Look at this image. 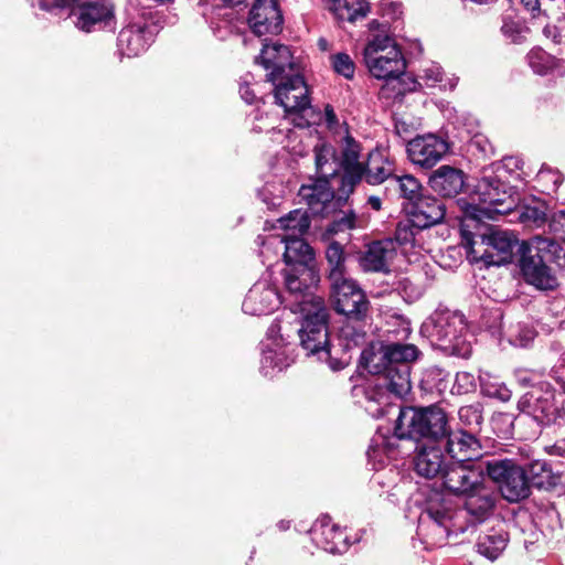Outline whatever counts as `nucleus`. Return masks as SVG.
<instances>
[{
	"instance_id": "obj_48",
	"label": "nucleus",
	"mask_w": 565,
	"mask_h": 565,
	"mask_svg": "<svg viewBox=\"0 0 565 565\" xmlns=\"http://www.w3.org/2000/svg\"><path fill=\"white\" fill-rule=\"evenodd\" d=\"M419 78L424 82L426 86H436L443 79V72L440 66L434 63L427 65L425 68L422 70Z\"/></svg>"
},
{
	"instance_id": "obj_16",
	"label": "nucleus",
	"mask_w": 565,
	"mask_h": 565,
	"mask_svg": "<svg viewBox=\"0 0 565 565\" xmlns=\"http://www.w3.org/2000/svg\"><path fill=\"white\" fill-rule=\"evenodd\" d=\"M254 34H278L282 29V15L276 0H255L248 15Z\"/></svg>"
},
{
	"instance_id": "obj_2",
	"label": "nucleus",
	"mask_w": 565,
	"mask_h": 565,
	"mask_svg": "<svg viewBox=\"0 0 565 565\" xmlns=\"http://www.w3.org/2000/svg\"><path fill=\"white\" fill-rule=\"evenodd\" d=\"M515 200L511 188L497 177L484 174L476 184L470 202H465L460 231L467 247L488 266L510 263L518 239L511 233L489 230L482 232L484 220H494L513 210Z\"/></svg>"
},
{
	"instance_id": "obj_42",
	"label": "nucleus",
	"mask_w": 565,
	"mask_h": 565,
	"mask_svg": "<svg viewBox=\"0 0 565 565\" xmlns=\"http://www.w3.org/2000/svg\"><path fill=\"white\" fill-rule=\"evenodd\" d=\"M391 182L398 188L401 194L408 200V203H412L420 195V183L413 175L392 177Z\"/></svg>"
},
{
	"instance_id": "obj_32",
	"label": "nucleus",
	"mask_w": 565,
	"mask_h": 565,
	"mask_svg": "<svg viewBox=\"0 0 565 565\" xmlns=\"http://www.w3.org/2000/svg\"><path fill=\"white\" fill-rule=\"evenodd\" d=\"M331 10L342 21L355 22L370 11L366 0H331Z\"/></svg>"
},
{
	"instance_id": "obj_45",
	"label": "nucleus",
	"mask_w": 565,
	"mask_h": 565,
	"mask_svg": "<svg viewBox=\"0 0 565 565\" xmlns=\"http://www.w3.org/2000/svg\"><path fill=\"white\" fill-rule=\"evenodd\" d=\"M331 65L333 71L350 79L354 75L355 65L347 53H337L331 56Z\"/></svg>"
},
{
	"instance_id": "obj_17",
	"label": "nucleus",
	"mask_w": 565,
	"mask_h": 565,
	"mask_svg": "<svg viewBox=\"0 0 565 565\" xmlns=\"http://www.w3.org/2000/svg\"><path fill=\"white\" fill-rule=\"evenodd\" d=\"M281 302L276 286L266 277H263L249 289L243 302V310L252 316L268 315L277 309Z\"/></svg>"
},
{
	"instance_id": "obj_43",
	"label": "nucleus",
	"mask_w": 565,
	"mask_h": 565,
	"mask_svg": "<svg viewBox=\"0 0 565 565\" xmlns=\"http://www.w3.org/2000/svg\"><path fill=\"white\" fill-rule=\"evenodd\" d=\"M536 331L529 323H518L510 329L509 341L514 347L525 348L533 342Z\"/></svg>"
},
{
	"instance_id": "obj_11",
	"label": "nucleus",
	"mask_w": 565,
	"mask_h": 565,
	"mask_svg": "<svg viewBox=\"0 0 565 565\" xmlns=\"http://www.w3.org/2000/svg\"><path fill=\"white\" fill-rule=\"evenodd\" d=\"M418 350L413 344L391 343L386 345H371L361 353V364L371 374H381L385 367L416 360Z\"/></svg>"
},
{
	"instance_id": "obj_25",
	"label": "nucleus",
	"mask_w": 565,
	"mask_h": 565,
	"mask_svg": "<svg viewBox=\"0 0 565 565\" xmlns=\"http://www.w3.org/2000/svg\"><path fill=\"white\" fill-rule=\"evenodd\" d=\"M151 41L152 34L148 29L132 24L120 31L117 41L118 52L127 57L138 56L147 50Z\"/></svg>"
},
{
	"instance_id": "obj_20",
	"label": "nucleus",
	"mask_w": 565,
	"mask_h": 565,
	"mask_svg": "<svg viewBox=\"0 0 565 565\" xmlns=\"http://www.w3.org/2000/svg\"><path fill=\"white\" fill-rule=\"evenodd\" d=\"M340 170L343 169L341 175L342 192L349 195L354 185L363 178L364 166L360 162V146L350 136H347L343 140L341 151Z\"/></svg>"
},
{
	"instance_id": "obj_39",
	"label": "nucleus",
	"mask_w": 565,
	"mask_h": 565,
	"mask_svg": "<svg viewBox=\"0 0 565 565\" xmlns=\"http://www.w3.org/2000/svg\"><path fill=\"white\" fill-rule=\"evenodd\" d=\"M479 380L483 395L501 402L510 401L512 392L498 376L490 373H481Z\"/></svg>"
},
{
	"instance_id": "obj_6",
	"label": "nucleus",
	"mask_w": 565,
	"mask_h": 565,
	"mask_svg": "<svg viewBox=\"0 0 565 565\" xmlns=\"http://www.w3.org/2000/svg\"><path fill=\"white\" fill-rule=\"evenodd\" d=\"M447 434V416L436 406L401 408L394 427L397 439L443 438Z\"/></svg>"
},
{
	"instance_id": "obj_34",
	"label": "nucleus",
	"mask_w": 565,
	"mask_h": 565,
	"mask_svg": "<svg viewBox=\"0 0 565 565\" xmlns=\"http://www.w3.org/2000/svg\"><path fill=\"white\" fill-rule=\"evenodd\" d=\"M508 535L502 531H493L480 536L477 544L478 552L490 561L497 559L505 550Z\"/></svg>"
},
{
	"instance_id": "obj_10",
	"label": "nucleus",
	"mask_w": 565,
	"mask_h": 565,
	"mask_svg": "<svg viewBox=\"0 0 565 565\" xmlns=\"http://www.w3.org/2000/svg\"><path fill=\"white\" fill-rule=\"evenodd\" d=\"M487 475L498 484L502 497L519 502L530 494V481L525 471L510 460L487 461Z\"/></svg>"
},
{
	"instance_id": "obj_26",
	"label": "nucleus",
	"mask_w": 565,
	"mask_h": 565,
	"mask_svg": "<svg viewBox=\"0 0 565 565\" xmlns=\"http://www.w3.org/2000/svg\"><path fill=\"white\" fill-rule=\"evenodd\" d=\"M428 183L438 194L455 196L465 185L463 173L450 166H441L431 173Z\"/></svg>"
},
{
	"instance_id": "obj_27",
	"label": "nucleus",
	"mask_w": 565,
	"mask_h": 565,
	"mask_svg": "<svg viewBox=\"0 0 565 565\" xmlns=\"http://www.w3.org/2000/svg\"><path fill=\"white\" fill-rule=\"evenodd\" d=\"M448 465L441 449L436 446L420 447L414 459L416 472L425 478H435L439 475L443 477Z\"/></svg>"
},
{
	"instance_id": "obj_61",
	"label": "nucleus",
	"mask_w": 565,
	"mask_h": 565,
	"mask_svg": "<svg viewBox=\"0 0 565 565\" xmlns=\"http://www.w3.org/2000/svg\"><path fill=\"white\" fill-rule=\"evenodd\" d=\"M525 216L529 218H533L534 222L536 223L544 221V213L540 212L536 209H527Z\"/></svg>"
},
{
	"instance_id": "obj_22",
	"label": "nucleus",
	"mask_w": 565,
	"mask_h": 565,
	"mask_svg": "<svg viewBox=\"0 0 565 565\" xmlns=\"http://www.w3.org/2000/svg\"><path fill=\"white\" fill-rule=\"evenodd\" d=\"M313 543L321 550L335 554L347 551V535L327 515L319 518L311 527Z\"/></svg>"
},
{
	"instance_id": "obj_51",
	"label": "nucleus",
	"mask_w": 565,
	"mask_h": 565,
	"mask_svg": "<svg viewBox=\"0 0 565 565\" xmlns=\"http://www.w3.org/2000/svg\"><path fill=\"white\" fill-rule=\"evenodd\" d=\"M393 448H394V440L386 439L383 436H377V437L373 438V440H372L370 454L372 452L375 456L376 452H381L383 450L384 452H387V455H390L392 452Z\"/></svg>"
},
{
	"instance_id": "obj_24",
	"label": "nucleus",
	"mask_w": 565,
	"mask_h": 565,
	"mask_svg": "<svg viewBox=\"0 0 565 565\" xmlns=\"http://www.w3.org/2000/svg\"><path fill=\"white\" fill-rule=\"evenodd\" d=\"M463 508L477 522H483L494 511L497 494L487 486L486 481L463 497Z\"/></svg>"
},
{
	"instance_id": "obj_33",
	"label": "nucleus",
	"mask_w": 565,
	"mask_h": 565,
	"mask_svg": "<svg viewBox=\"0 0 565 565\" xmlns=\"http://www.w3.org/2000/svg\"><path fill=\"white\" fill-rule=\"evenodd\" d=\"M310 226L306 211L294 210L288 215L277 220L276 228L285 231L282 236H302Z\"/></svg>"
},
{
	"instance_id": "obj_31",
	"label": "nucleus",
	"mask_w": 565,
	"mask_h": 565,
	"mask_svg": "<svg viewBox=\"0 0 565 565\" xmlns=\"http://www.w3.org/2000/svg\"><path fill=\"white\" fill-rule=\"evenodd\" d=\"M326 259L328 262L330 284L350 278L347 273V254L343 246L335 241L329 243L326 248Z\"/></svg>"
},
{
	"instance_id": "obj_59",
	"label": "nucleus",
	"mask_w": 565,
	"mask_h": 565,
	"mask_svg": "<svg viewBox=\"0 0 565 565\" xmlns=\"http://www.w3.org/2000/svg\"><path fill=\"white\" fill-rule=\"evenodd\" d=\"M239 93L242 98L248 104L254 103V100L256 99L255 93L249 88L248 85H242L239 88Z\"/></svg>"
},
{
	"instance_id": "obj_35",
	"label": "nucleus",
	"mask_w": 565,
	"mask_h": 565,
	"mask_svg": "<svg viewBox=\"0 0 565 565\" xmlns=\"http://www.w3.org/2000/svg\"><path fill=\"white\" fill-rule=\"evenodd\" d=\"M427 515L435 521V523L445 529L447 533L463 531V526H457L456 516L457 512L446 507L443 502H429L426 510Z\"/></svg>"
},
{
	"instance_id": "obj_4",
	"label": "nucleus",
	"mask_w": 565,
	"mask_h": 565,
	"mask_svg": "<svg viewBox=\"0 0 565 565\" xmlns=\"http://www.w3.org/2000/svg\"><path fill=\"white\" fill-rule=\"evenodd\" d=\"M276 102L285 113L292 115V122L299 128L319 124L322 115L310 105L309 89L302 76L290 72L271 83Z\"/></svg>"
},
{
	"instance_id": "obj_28",
	"label": "nucleus",
	"mask_w": 565,
	"mask_h": 565,
	"mask_svg": "<svg viewBox=\"0 0 565 565\" xmlns=\"http://www.w3.org/2000/svg\"><path fill=\"white\" fill-rule=\"evenodd\" d=\"M394 254L393 241L374 242L361 258V266L366 271H386Z\"/></svg>"
},
{
	"instance_id": "obj_50",
	"label": "nucleus",
	"mask_w": 565,
	"mask_h": 565,
	"mask_svg": "<svg viewBox=\"0 0 565 565\" xmlns=\"http://www.w3.org/2000/svg\"><path fill=\"white\" fill-rule=\"evenodd\" d=\"M550 230L557 234L559 238L565 239V211L555 213L550 221Z\"/></svg>"
},
{
	"instance_id": "obj_64",
	"label": "nucleus",
	"mask_w": 565,
	"mask_h": 565,
	"mask_svg": "<svg viewBox=\"0 0 565 565\" xmlns=\"http://www.w3.org/2000/svg\"><path fill=\"white\" fill-rule=\"evenodd\" d=\"M318 46L321 51H328L329 50V42L323 39V38H320L318 40Z\"/></svg>"
},
{
	"instance_id": "obj_18",
	"label": "nucleus",
	"mask_w": 565,
	"mask_h": 565,
	"mask_svg": "<svg viewBox=\"0 0 565 565\" xmlns=\"http://www.w3.org/2000/svg\"><path fill=\"white\" fill-rule=\"evenodd\" d=\"M409 221L417 230L430 227L441 222L445 217L446 207L444 203L431 195H419L406 207Z\"/></svg>"
},
{
	"instance_id": "obj_62",
	"label": "nucleus",
	"mask_w": 565,
	"mask_h": 565,
	"mask_svg": "<svg viewBox=\"0 0 565 565\" xmlns=\"http://www.w3.org/2000/svg\"><path fill=\"white\" fill-rule=\"evenodd\" d=\"M553 452L565 458V438L555 443L553 446Z\"/></svg>"
},
{
	"instance_id": "obj_52",
	"label": "nucleus",
	"mask_w": 565,
	"mask_h": 565,
	"mask_svg": "<svg viewBox=\"0 0 565 565\" xmlns=\"http://www.w3.org/2000/svg\"><path fill=\"white\" fill-rule=\"evenodd\" d=\"M516 381L522 386H530L531 388L535 385H539L541 382H537L540 375L535 372L520 370L515 374Z\"/></svg>"
},
{
	"instance_id": "obj_15",
	"label": "nucleus",
	"mask_w": 565,
	"mask_h": 565,
	"mask_svg": "<svg viewBox=\"0 0 565 565\" xmlns=\"http://www.w3.org/2000/svg\"><path fill=\"white\" fill-rule=\"evenodd\" d=\"M406 150L413 164L423 169H431L449 152L450 145L447 139L438 135L426 134L411 139Z\"/></svg>"
},
{
	"instance_id": "obj_36",
	"label": "nucleus",
	"mask_w": 565,
	"mask_h": 565,
	"mask_svg": "<svg viewBox=\"0 0 565 565\" xmlns=\"http://www.w3.org/2000/svg\"><path fill=\"white\" fill-rule=\"evenodd\" d=\"M393 168L391 162L384 159L381 153H371L367 168H364L366 182L370 184H380L392 177Z\"/></svg>"
},
{
	"instance_id": "obj_23",
	"label": "nucleus",
	"mask_w": 565,
	"mask_h": 565,
	"mask_svg": "<svg viewBox=\"0 0 565 565\" xmlns=\"http://www.w3.org/2000/svg\"><path fill=\"white\" fill-rule=\"evenodd\" d=\"M270 245H284V259L287 267L315 266V253L301 236H273Z\"/></svg>"
},
{
	"instance_id": "obj_1",
	"label": "nucleus",
	"mask_w": 565,
	"mask_h": 565,
	"mask_svg": "<svg viewBox=\"0 0 565 565\" xmlns=\"http://www.w3.org/2000/svg\"><path fill=\"white\" fill-rule=\"evenodd\" d=\"M285 285L295 301L290 312L299 323L300 344L308 355H316L328 363L331 370L345 367L351 360V350L364 342V332L347 326L341 329L339 345L329 342L327 308L322 297L310 291L320 280L315 266H291L284 270Z\"/></svg>"
},
{
	"instance_id": "obj_19",
	"label": "nucleus",
	"mask_w": 565,
	"mask_h": 565,
	"mask_svg": "<svg viewBox=\"0 0 565 565\" xmlns=\"http://www.w3.org/2000/svg\"><path fill=\"white\" fill-rule=\"evenodd\" d=\"M258 60L268 72L266 78L270 83H276L279 77L294 72L292 54L284 44L276 42L264 44Z\"/></svg>"
},
{
	"instance_id": "obj_55",
	"label": "nucleus",
	"mask_w": 565,
	"mask_h": 565,
	"mask_svg": "<svg viewBox=\"0 0 565 565\" xmlns=\"http://www.w3.org/2000/svg\"><path fill=\"white\" fill-rule=\"evenodd\" d=\"M72 0H36L35 4L42 10H53L70 4Z\"/></svg>"
},
{
	"instance_id": "obj_40",
	"label": "nucleus",
	"mask_w": 565,
	"mask_h": 565,
	"mask_svg": "<svg viewBox=\"0 0 565 565\" xmlns=\"http://www.w3.org/2000/svg\"><path fill=\"white\" fill-rule=\"evenodd\" d=\"M529 481L539 489L554 488L559 478L552 472V469L545 462H534L529 469Z\"/></svg>"
},
{
	"instance_id": "obj_30",
	"label": "nucleus",
	"mask_w": 565,
	"mask_h": 565,
	"mask_svg": "<svg viewBox=\"0 0 565 565\" xmlns=\"http://www.w3.org/2000/svg\"><path fill=\"white\" fill-rule=\"evenodd\" d=\"M315 162L318 178L341 182V175H339L340 163L331 145L322 142L315 147Z\"/></svg>"
},
{
	"instance_id": "obj_54",
	"label": "nucleus",
	"mask_w": 565,
	"mask_h": 565,
	"mask_svg": "<svg viewBox=\"0 0 565 565\" xmlns=\"http://www.w3.org/2000/svg\"><path fill=\"white\" fill-rule=\"evenodd\" d=\"M552 376L565 393V353L562 355L559 364L553 367Z\"/></svg>"
},
{
	"instance_id": "obj_53",
	"label": "nucleus",
	"mask_w": 565,
	"mask_h": 565,
	"mask_svg": "<svg viewBox=\"0 0 565 565\" xmlns=\"http://www.w3.org/2000/svg\"><path fill=\"white\" fill-rule=\"evenodd\" d=\"M342 215L334 221L335 231L351 230L355 226V216L351 211H341Z\"/></svg>"
},
{
	"instance_id": "obj_29",
	"label": "nucleus",
	"mask_w": 565,
	"mask_h": 565,
	"mask_svg": "<svg viewBox=\"0 0 565 565\" xmlns=\"http://www.w3.org/2000/svg\"><path fill=\"white\" fill-rule=\"evenodd\" d=\"M387 55L379 63L371 56L370 73L376 78H396L404 73L406 64L398 46H386Z\"/></svg>"
},
{
	"instance_id": "obj_9",
	"label": "nucleus",
	"mask_w": 565,
	"mask_h": 565,
	"mask_svg": "<svg viewBox=\"0 0 565 565\" xmlns=\"http://www.w3.org/2000/svg\"><path fill=\"white\" fill-rule=\"evenodd\" d=\"M375 375L377 377L374 387L379 388V392L366 391V398L369 403H377L380 407L373 411L371 406H366V409L373 415H382L384 406L390 403L388 394L403 397L411 392V366L407 363L398 364L385 367L381 374Z\"/></svg>"
},
{
	"instance_id": "obj_41",
	"label": "nucleus",
	"mask_w": 565,
	"mask_h": 565,
	"mask_svg": "<svg viewBox=\"0 0 565 565\" xmlns=\"http://www.w3.org/2000/svg\"><path fill=\"white\" fill-rule=\"evenodd\" d=\"M416 226L409 221L399 222L395 231V242L403 248V253L407 254L409 249L415 247V236L419 233Z\"/></svg>"
},
{
	"instance_id": "obj_47",
	"label": "nucleus",
	"mask_w": 565,
	"mask_h": 565,
	"mask_svg": "<svg viewBox=\"0 0 565 565\" xmlns=\"http://www.w3.org/2000/svg\"><path fill=\"white\" fill-rule=\"evenodd\" d=\"M458 416L460 422L470 428L479 426L482 422V414L479 405H467L460 407Z\"/></svg>"
},
{
	"instance_id": "obj_63",
	"label": "nucleus",
	"mask_w": 565,
	"mask_h": 565,
	"mask_svg": "<svg viewBox=\"0 0 565 565\" xmlns=\"http://www.w3.org/2000/svg\"><path fill=\"white\" fill-rule=\"evenodd\" d=\"M369 202H370V204L372 205V207H373L374 210H380V209H381V200H380L379 198H376V196H371V198L369 199Z\"/></svg>"
},
{
	"instance_id": "obj_7",
	"label": "nucleus",
	"mask_w": 565,
	"mask_h": 565,
	"mask_svg": "<svg viewBox=\"0 0 565 565\" xmlns=\"http://www.w3.org/2000/svg\"><path fill=\"white\" fill-rule=\"evenodd\" d=\"M518 408L542 426L557 424L565 417L564 401L550 383L533 386L519 399Z\"/></svg>"
},
{
	"instance_id": "obj_56",
	"label": "nucleus",
	"mask_w": 565,
	"mask_h": 565,
	"mask_svg": "<svg viewBox=\"0 0 565 565\" xmlns=\"http://www.w3.org/2000/svg\"><path fill=\"white\" fill-rule=\"evenodd\" d=\"M540 181H552L554 186L557 188L562 183V178L557 172L551 170H542L539 172Z\"/></svg>"
},
{
	"instance_id": "obj_58",
	"label": "nucleus",
	"mask_w": 565,
	"mask_h": 565,
	"mask_svg": "<svg viewBox=\"0 0 565 565\" xmlns=\"http://www.w3.org/2000/svg\"><path fill=\"white\" fill-rule=\"evenodd\" d=\"M546 0H521L522 4L535 15L536 12L541 11V7Z\"/></svg>"
},
{
	"instance_id": "obj_57",
	"label": "nucleus",
	"mask_w": 565,
	"mask_h": 565,
	"mask_svg": "<svg viewBox=\"0 0 565 565\" xmlns=\"http://www.w3.org/2000/svg\"><path fill=\"white\" fill-rule=\"evenodd\" d=\"M324 120L329 128H332L338 124L337 115L331 105H326L324 107Z\"/></svg>"
},
{
	"instance_id": "obj_44",
	"label": "nucleus",
	"mask_w": 565,
	"mask_h": 565,
	"mask_svg": "<svg viewBox=\"0 0 565 565\" xmlns=\"http://www.w3.org/2000/svg\"><path fill=\"white\" fill-rule=\"evenodd\" d=\"M503 35L514 43L521 42L527 33V28L523 25L519 20L505 18L501 26Z\"/></svg>"
},
{
	"instance_id": "obj_38",
	"label": "nucleus",
	"mask_w": 565,
	"mask_h": 565,
	"mask_svg": "<svg viewBox=\"0 0 565 565\" xmlns=\"http://www.w3.org/2000/svg\"><path fill=\"white\" fill-rule=\"evenodd\" d=\"M386 46H397L395 40L388 34H373L364 47V62L369 71L371 70V56L379 63L387 55Z\"/></svg>"
},
{
	"instance_id": "obj_21",
	"label": "nucleus",
	"mask_w": 565,
	"mask_h": 565,
	"mask_svg": "<svg viewBox=\"0 0 565 565\" xmlns=\"http://www.w3.org/2000/svg\"><path fill=\"white\" fill-rule=\"evenodd\" d=\"M446 437V450L455 462L476 463L475 460L482 456L480 440L471 433L457 430L444 436Z\"/></svg>"
},
{
	"instance_id": "obj_14",
	"label": "nucleus",
	"mask_w": 565,
	"mask_h": 565,
	"mask_svg": "<svg viewBox=\"0 0 565 565\" xmlns=\"http://www.w3.org/2000/svg\"><path fill=\"white\" fill-rule=\"evenodd\" d=\"M71 17L75 26L84 32L115 26L113 7L104 0H75Z\"/></svg>"
},
{
	"instance_id": "obj_60",
	"label": "nucleus",
	"mask_w": 565,
	"mask_h": 565,
	"mask_svg": "<svg viewBox=\"0 0 565 565\" xmlns=\"http://www.w3.org/2000/svg\"><path fill=\"white\" fill-rule=\"evenodd\" d=\"M369 30L371 32H377L376 34H387V24L380 23L377 20H372L369 23Z\"/></svg>"
},
{
	"instance_id": "obj_37",
	"label": "nucleus",
	"mask_w": 565,
	"mask_h": 565,
	"mask_svg": "<svg viewBox=\"0 0 565 565\" xmlns=\"http://www.w3.org/2000/svg\"><path fill=\"white\" fill-rule=\"evenodd\" d=\"M276 348H269L268 345L263 351L262 358V371L265 375H273L275 371H282L290 363V360L279 343H275Z\"/></svg>"
},
{
	"instance_id": "obj_5",
	"label": "nucleus",
	"mask_w": 565,
	"mask_h": 565,
	"mask_svg": "<svg viewBox=\"0 0 565 565\" xmlns=\"http://www.w3.org/2000/svg\"><path fill=\"white\" fill-rule=\"evenodd\" d=\"M434 342L445 352L460 358L471 353V341L463 315L451 311L435 312L424 324Z\"/></svg>"
},
{
	"instance_id": "obj_8",
	"label": "nucleus",
	"mask_w": 565,
	"mask_h": 565,
	"mask_svg": "<svg viewBox=\"0 0 565 565\" xmlns=\"http://www.w3.org/2000/svg\"><path fill=\"white\" fill-rule=\"evenodd\" d=\"M299 196L315 215L329 216L334 214L348 200L342 192L341 182L317 178L299 189Z\"/></svg>"
},
{
	"instance_id": "obj_12",
	"label": "nucleus",
	"mask_w": 565,
	"mask_h": 565,
	"mask_svg": "<svg viewBox=\"0 0 565 565\" xmlns=\"http://www.w3.org/2000/svg\"><path fill=\"white\" fill-rule=\"evenodd\" d=\"M334 310L350 320L361 321L367 316L370 301L352 278L330 284Z\"/></svg>"
},
{
	"instance_id": "obj_49",
	"label": "nucleus",
	"mask_w": 565,
	"mask_h": 565,
	"mask_svg": "<svg viewBox=\"0 0 565 565\" xmlns=\"http://www.w3.org/2000/svg\"><path fill=\"white\" fill-rule=\"evenodd\" d=\"M455 387L458 393H468L476 387L475 376L468 372H459L456 375Z\"/></svg>"
},
{
	"instance_id": "obj_46",
	"label": "nucleus",
	"mask_w": 565,
	"mask_h": 565,
	"mask_svg": "<svg viewBox=\"0 0 565 565\" xmlns=\"http://www.w3.org/2000/svg\"><path fill=\"white\" fill-rule=\"evenodd\" d=\"M527 60L531 68L540 75L546 74L552 67L551 56L541 50L531 51Z\"/></svg>"
},
{
	"instance_id": "obj_3",
	"label": "nucleus",
	"mask_w": 565,
	"mask_h": 565,
	"mask_svg": "<svg viewBox=\"0 0 565 565\" xmlns=\"http://www.w3.org/2000/svg\"><path fill=\"white\" fill-rule=\"evenodd\" d=\"M562 252L561 245L552 238L534 236L520 245L518 266L526 284L540 290H553L558 286L552 264Z\"/></svg>"
},
{
	"instance_id": "obj_13",
	"label": "nucleus",
	"mask_w": 565,
	"mask_h": 565,
	"mask_svg": "<svg viewBox=\"0 0 565 565\" xmlns=\"http://www.w3.org/2000/svg\"><path fill=\"white\" fill-rule=\"evenodd\" d=\"M487 462H450L443 475V486L450 493L463 498L486 481Z\"/></svg>"
}]
</instances>
